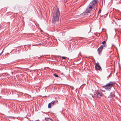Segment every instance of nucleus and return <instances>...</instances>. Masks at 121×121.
<instances>
[{"label": "nucleus", "instance_id": "nucleus-9", "mask_svg": "<svg viewBox=\"0 0 121 121\" xmlns=\"http://www.w3.org/2000/svg\"><path fill=\"white\" fill-rule=\"evenodd\" d=\"M52 104L50 103H49L48 104V108H51L52 106Z\"/></svg>", "mask_w": 121, "mask_h": 121}, {"label": "nucleus", "instance_id": "nucleus-13", "mask_svg": "<svg viewBox=\"0 0 121 121\" xmlns=\"http://www.w3.org/2000/svg\"><path fill=\"white\" fill-rule=\"evenodd\" d=\"M101 10L100 9H99V11L98 12V13H100L101 12Z\"/></svg>", "mask_w": 121, "mask_h": 121}, {"label": "nucleus", "instance_id": "nucleus-2", "mask_svg": "<svg viewBox=\"0 0 121 121\" xmlns=\"http://www.w3.org/2000/svg\"><path fill=\"white\" fill-rule=\"evenodd\" d=\"M55 14H53L52 19V22L53 23H57L59 21V17L60 16V13L59 8H57L55 11Z\"/></svg>", "mask_w": 121, "mask_h": 121}, {"label": "nucleus", "instance_id": "nucleus-4", "mask_svg": "<svg viewBox=\"0 0 121 121\" xmlns=\"http://www.w3.org/2000/svg\"><path fill=\"white\" fill-rule=\"evenodd\" d=\"M96 93L97 94V97L99 98H100L101 96H102L103 95L102 93L99 91H97Z\"/></svg>", "mask_w": 121, "mask_h": 121}, {"label": "nucleus", "instance_id": "nucleus-12", "mask_svg": "<svg viewBox=\"0 0 121 121\" xmlns=\"http://www.w3.org/2000/svg\"><path fill=\"white\" fill-rule=\"evenodd\" d=\"M102 44H106V42L105 41H104L102 42Z\"/></svg>", "mask_w": 121, "mask_h": 121}, {"label": "nucleus", "instance_id": "nucleus-1", "mask_svg": "<svg viewBox=\"0 0 121 121\" xmlns=\"http://www.w3.org/2000/svg\"><path fill=\"white\" fill-rule=\"evenodd\" d=\"M97 0H93L90 4L87 7L85 11V13H82L80 15L82 16L86 14L87 13H91V12L94 11L96 7V4Z\"/></svg>", "mask_w": 121, "mask_h": 121}, {"label": "nucleus", "instance_id": "nucleus-11", "mask_svg": "<svg viewBox=\"0 0 121 121\" xmlns=\"http://www.w3.org/2000/svg\"><path fill=\"white\" fill-rule=\"evenodd\" d=\"M54 76L56 77H59V76L56 74H54Z\"/></svg>", "mask_w": 121, "mask_h": 121}, {"label": "nucleus", "instance_id": "nucleus-6", "mask_svg": "<svg viewBox=\"0 0 121 121\" xmlns=\"http://www.w3.org/2000/svg\"><path fill=\"white\" fill-rule=\"evenodd\" d=\"M103 49L101 47H100L98 48L97 49V51L98 52V54L99 55H100V54L101 52H102V50Z\"/></svg>", "mask_w": 121, "mask_h": 121}, {"label": "nucleus", "instance_id": "nucleus-19", "mask_svg": "<svg viewBox=\"0 0 121 121\" xmlns=\"http://www.w3.org/2000/svg\"><path fill=\"white\" fill-rule=\"evenodd\" d=\"M3 50L2 51V52H1V54H2V53H3Z\"/></svg>", "mask_w": 121, "mask_h": 121}, {"label": "nucleus", "instance_id": "nucleus-3", "mask_svg": "<svg viewBox=\"0 0 121 121\" xmlns=\"http://www.w3.org/2000/svg\"><path fill=\"white\" fill-rule=\"evenodd\" d=\"M113 84V82H110L109 83L103 86V87L106 90H108L109 89L111 90V88Z\"/></svg>", "mask_w": 121, "mask_h": 121}, {"label": "nucleus", "instance_id": "nucleus-15", "mask_svg": "<svg viewBox=\"0 0 121 121\" xmlns=\"http://www.w3.org/2000/svg\"><path fill=\"white\" fill-rule=\"evenodd\" d=\"M2 27L0 25V30H1V29L2 28Z\"/></svg>", "mask_w": 121, "mask_h": 121}, {"label": "nucleus", "instance_id": "nucleus-23", "mask_svg": "<svg viewBox=\"0 0 121 121\" xmlns=\"http://www.w3.org/2000/svg\"><path fill=\"white\" fill-rule=\"evenodd\" d=\"M23 22H24V21H23Z\"/></svg>", "mask_w": 121, "mask_h": 121}, {"label": "nucleus", "instance_id": "nucleus-7", "mask_svg": "<svg viewBox=\"0 0 121 121\" xmlns=\"http://www.w3.org/2000/svg\"><path fill=\"white\" fill-rule=\"evenodd\" d=\"M57 102L58 101L56 100H54L52 101L50 103L52 104V106H53L56 103H57Z\"/></svg>", "mask_w": 121, "mask_h": 121}, {"label": "nucleus", "instance_id": "nucleus-8", "mask_svg": "<svg viewBox=\"0 0 121 121\" xmlns=\"http://www.w3.org/2000/svg\"><path fill=\"white\" fill-rule=\"evenodd\" d=\"M107 45L106 44H103L100 47H102V48L104 49V48L106 47Z\"/></svg>", "mask_w": 121, "mask_h": 121}, {"label": "nucleus", "instance_id": "nucleus-14", "mask_svg": "<svg viewBox=\"0 0 121 121\" xmlns=\"http://www.w3.org/2000/svg\"><path fill=\"white\" fill-rule=\"evenodd\" d=\"M66 57H65V56H62V58L63 59H66Z\"/></svg>", "mask_w": 121, "mask_h": 121}, {"label": "nucleus", "instance_id": "nucleus-22", "mask_svg": "<svg viewBox=\"0 0 121 121\" xmlns=\"http://www.w3.org/2000/svg\"><path fill=\"white\" fill-rule=\"evenodd\" d=\"M88 14V15H90V16H91V15H90Z\"/></svg>", "mask_w": 121, "mask_h": 121}, {"label": "nucleus", "instance_id": "nucleus-5", "mask_svg": "<svg viewBox=\"0 0 121 121\" xmlns=\"http://www.w3.org/2000/svg\"><path fill=\"white\" fill-rule=\"evenodd\" d=\"M95 68L96 70H99L100 69L101 67L99 65L96 63L95 66Z\"/></svg>", "mask_w": 121, "mask_h": 121}, {"label": "nucleus", "instance_id": "nucleus-21", "mask_svg": "<svg viewBox=\"0 0 121 121\" xmlns=\"http://www.w3.org/2000/svg\"><path fill=\"white\" fill-rule=\"evenodd\" d=\"M110 75H109L108 76H109V77H110Z\"/></svg>", "mask_w": 121, "mask_h": 121}, {"label": "nucleus", "instance_id": "nucleus-20", "mask_svg": "<svg viewBox=\"0 0 121 121\" xmlns=\"http://www.w3.org/2000/svg\"><path fill=\"white\" fill-rule=\"evenodd\" d=\"M1 54H2L1 53L0 54V55H1Z\"/></svg>", "mask_w": 121, "mask_h": 121}, {"label": "nucleus", "instance_id": "nucleus-17", "mask_svg": "<svg viewBox=\"0 0 121 121\" xmlns=\"http://www.w3.org/2000/svg\"><path fill=\"white\" fill-rule=\"evenodd\" d=\"M49 119L52 121H54L51 118H49Z\"/></svg>", "mask_w": 121, "mask_h": 121}, {"label": "nucleus", "instance_id": "nucleus-18", "mask_svg": "<svg viewBox=\"0 0 121 121\" xmlns=\"http://www.w3.org/2000/svg\"><path fill=\"white\" fill-rule=\"evenodd\" d=\"M117 24L119 26H121V25L120 24H119L118 25V24L117 23Z\"/></svg>", "mask_w": 121, "mask_h": 121}, {"label": "nucleus", "instance_id": "nucleus-10", "mask_svg": "<svg viewBox=\"0 0 121 121\" xmlns=\"http://www.w3.org/2000/svg\"><path fill=\"white\" fill-rule=\"evenodd\" d=\"M49 118L45 117V120L47 121H49Z\"/></svg>", "mask_w": 121, "mask_h": 121}, {"label": "nucleus", "instance_id": "nucleus-16", "mask_svg": "<svg viewBox=\"0 0 121 121\" xmlns=\"http://www.w3.org/2000/svg\"><path fill=\"white\" fill-rule=\"evenodd\" d=\"M10 118H13V119H15V118L14 117H10Z\"/></svg>", "mask_w": 121, "mask_h": 121}]
</instances>
